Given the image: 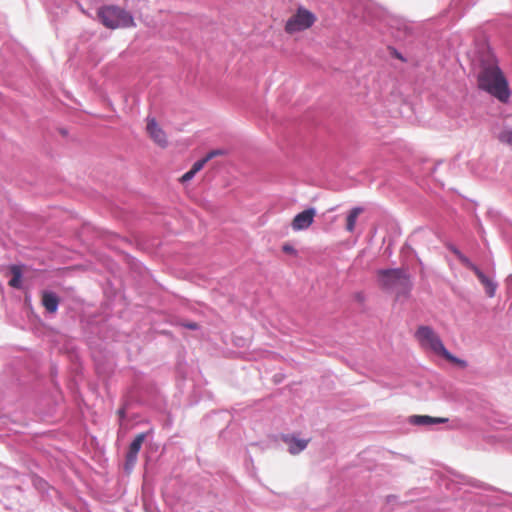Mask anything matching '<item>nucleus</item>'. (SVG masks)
Wrapping results in <instances>:
<instances>
[{"label": "nucleus", "instance_id": "ddd939ff", "mask_svg": "<svg viewBox=\"0 0 512 512\" xmlns=\"http://www.w3.org/2000/svg\"><path fill=\"white\" fill-rule=\"evenodd\" d=\"M362 212H363L362 207H354L348 212V214L346 216V223H345V229L347 232H349V233L354 232L355 226H356V221Z\"/></svg>", "mask_w": 512, "mask_h": 512}, {"label": "nucleus", "instance_id": "dca6fc26", "mask_svg": "<svg viewBox=\"0 0 512 512\" xmlns=\"http://www.w3.org/2000/svg\"><path fill=\"white\" fill-rule=\"evenodd\" d=\"M451 251L458 257V259L467 267L471 268L475 274L480 277V270L472 265V263L469 261V259L464 256L457 248L451 247Z\"/></svg>", "mask_w": 512, "mask_h": 512}, {"label": "nucleus", "instance_id": "9d476101", "mask_svg": "<svg viewBox=\"0 0 512 512\" xmlns=\"http://www.w3.org/2000/svg\"><path fill=\"white\" fill-rule=\"evenodd\" d=\"M284 443L288 445V451L292 455H297L306 449L310 440L298 439L292 435L282 436Z\"/></svg>", "mask_w": 512, "mask_h": 512}, {"label": "nucleus", "instance_id": "423d86ee", "mask_svg": "<svg viewBox=\"0 0 512 512\" xmlns=\"http://www.w3.org/2000/svg\"><path fill=\"white\" fill-rule=\"evenodd\" d=\"M224 154L225 151L221 149H215L210 151L204 158L196 161L191 167V169L181 176L180 181L182 183L190 181L200 170H202V168L208 161H210L214 157L222 156Z\"/></svg>", "mask_w": 512, "mask_h": 512}, {"label": "nucleus", "instance_id": "f03ea898", "mask_svg": "<svg viewBox=\"0 0 512 512\" xmlns=\"http://www.w3.org/2000/svg\"><path fill=\"white\" fill-rule=\"evenodd\" d=\"M415 337L422 348L432 351L434 354L443 357L447 361L465 366V362L454 357L444 346L437 333L429 326H420L415 332Z\"/></svg>", "mask_w": 512, "mask_h": 512}, {"label": "nucleus", "instance_id": "9b49d317", "mask_svg": "<svg viewBox=\"0 0 512 512\" xmlns=\"http://www.w3.org/2000/svg\"><path fill=\"white\" fill-rule=\"evenodd\" d=\"M447 421H448L447 418L431 417L428 415H413L409 418V422L411 424L419 425V426L434 425V424H439V423H445Z\"/></svg>", "mask_w": 512, "mask_h": 512}, {"label": "nucleus", "instance_id": "f3484780", "mask_svg": "<svg viewBox=\"0 0 512 512\" xmlns=\"http://www.w3.org/2000/svg\"><path fill=\"white\" fill-rule=\"evenodd\" d=\"M499 140L512 147V130L511 129H504L500 132L498 136Z\"/></svg>", "mask_w": 512, "mask_h": 512}, {"label": "nucleus", "instance_id": "0eeeda50", "mask_svg": "<svg viewBox=\"0 0 512 512\" xmlns=\"http://www.w3.org/2000/svg\"><path fill=\"white\" fill-rule=\"evenodd\" d=\"M316 211L314 208H308L298 213L291 222V227L294 231H301L308 229L314 222Z\"/></svg>", "mask_w": 512, "mask_h": 512}, {"label": "nucleus", "instance_id": "6e6552de", "mask_svg": "<svg viewBox=\"0 0 512 512\" xmlns=\"http://www.w3.org/2000/svg\"><path fill=\"white\" fill-rule=\"evenodd\" d=\"M147 132L150 138L161 148L168 145L167 135L154 118L147 119Z\"/></svg>", "mask_w": 512, "mask_h": 512}, {"label": "nucleus", "instance_id": "a211bd4d", "mask_svg": "<svg viewBox=\"0 0 512 512\" xmlns=\"http://www.w3.org/2000/svg\"><path fill=\"white\" fill-rule=\"evenodd\" d=\"M282 250H283V252H285L287 254H292V255H296L297 254L296 249L293 246L289 245V244H284L282 246Z\"/></svg>", "mask_w": 512, "mask_h": 512}, {"label": "nucleus", "instance_id": "2eb2a0df", "mask_svg": "<svg viewBox=\"0 0 512 512\" xmlns=\"http://www.w3.org/2000/svg\"><path fill=\"white\" fill-rule=\"evenodd\" d=\"M12 273V278L9 281V286L13 288L21 287V278H22V269L18 265H13L10 268Z\"/></svg>", "mask_w": 512, "mask_h": 512}, {"label": "nucleus", "instance_id": "f257e3e1", "mask_svg": "<svg viewBox=\"0 0 512 512\" xmlns=\"http://www.w3.org/2000/svg\"><path fill=\"white\" fill-rule=\"evenodd\" d=\"M482 91L502 104H508L512 97L509 81L500 68L490 45L482 37Z\"/></svg>", "mask_w": 512, "mask_h": 512}, {"label": "nucleus", "instance_id": "39448f33", "mask_svg": "<svg viewBox=\"0 0 512 512\" xmlns=\"http://www.w3.org/2000/svg\"><path fill=\"white\" fill-rule=\"evenodd\" d=\"M317 21L316 15L305 7H298L285 23V32L295 34L311 28Z\"/></svg>", "mask_w": 512, "mask_h": 512}, {"label": "nucleus", "instance_id": "7ed1b4c3", "mask_svg": "<svg viewBox=\"0 0 512 512\" xmlns=\"http://www.w3.org/2000/svg\"><path fill=\"white\" fill-rule=\"evenodd\" d=\"M97 16L108 29L131 28L136 25L131 13L116 5L100 7Z\"/></svg>", "mask_w": 512, "mask_h": 512}, {"label": "nucleus", "instance_id": "20e7f679", "mask_svg": "<svg viewBox=\"0 0 512 512\" xmlns=\"http://www.w3.org/2000/svg\"><path fill=\"white\" fill-rule=\"evenodd\" d=\"M379 285L386 290L398 287L397 297H408L412 289L410 276L403 269H384L377 271Z\"/></svg>", "mask_w": 512, "mask_h": 512}, {"label": "nucleus", "instance_id": "1a4fd4ad", "mask_svg": "<svg viewBox=\"0 0 512 512\" xmlns=\"http://www.w3.org/2000/svg\"><path fill=\"white\" fill-rule=\"evenodd\" d=\"M145 437H146V435L144 433H140V434L136 435V437L130 444L127 455H126V463H125L126 470H131L134 467V465L136 464L137 456H138L141 446L145 440Z\"/></svg>", "mask_w": 512, "mask_h": 512}, {"label": "nucleus", "instance_id": "6ab92c4d", "mask_svg": "<svg viewBox=\"0 0 512 512\" xmlns=\"http://www.w3.org/2000/svg\"><path fill=\"white\" fill-rule=\"evenodd\" d=\"M183 326L188 328V329H191V330L198 329V324L195 323V322L185 323V324H183Z\"/></svg>", "mask_w": 512, "mask_h": 512}, {"label": "nucleus", "instance_id": "f8f14e48", "mask_svg": "<svg viewBox=\"0 0 512 512\" xmlns=\"http://www.w3.org/2000/svg\"><path fill=\"white\" fill-rule=\"evenodd\" d=\"M60 299L53 293L45 291L42 294V304L49 313H55L58 309Z\"/></svg>", "mask_w": 512, "mask_h": 512}, {"label": "nucleus", "instance_id": "4468645a", "mask_svg": "<svg viewBox=\"0 0 512 512\" xmlns=\"http://www.w3.org/2000/svg\"><path fill=\"white\" fill-rule=\"evenodd\" d=\"M482 287L484 288L485 294L492 298L495 296L498 283L482 273Z\"/></svg>", "mask_w": 512, "mask_h": 512}]
</instances>
